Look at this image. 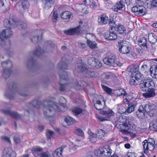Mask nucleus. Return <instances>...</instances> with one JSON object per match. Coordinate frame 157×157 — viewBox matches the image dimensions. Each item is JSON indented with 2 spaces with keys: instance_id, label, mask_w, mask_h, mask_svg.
Returning a JSON list of instances; mask_svg holds the SVG:
<instances>
[{
  "instance_id": "34",
  "label": "nucleus",
  "mask_w": 157,
  "mask_h": 157,
  "mask_svg": "<svg viewBox=\"0 0 157 157\" xmlns=\"http://www.w3.org/2000/svg\"><path fill=\"white\" fill-rule=\"evenodd\" d=\"M95 108L98 110H101L104 108V106L101 104V102L99 100L97 101L96 103L94 104Z\"/></svg>"
},
{
  "instance_id": "30",
  "label": "nucleus",
  "mask_w": 157,
  "mask_h": 157,
  "mask_svg": "<svg viewBox=\"0 0 157 157\" xmlns=\"http://www.w3.org/2000/svg\"><path fill=\"white\" fill-rule=\"evenodd\" d=\"M148 39L149 41L152 43H155L157 41V37L152 33L148 34Z\"/></svg>"
},
{
  "instance_id": "63",
  "label": "nucleus",
  "mask_w": 157,
  "mask_h": 157,
  "mask_svg": "<svg viewBox=\"0 0 157 157\" xmlns=\"http://www.w3.org/2000/svg\"><path fill=\"white\" fill-rule=\"evenodd\" d=\"M115 22L113 20H111L109 22V24L110 26H112L111 27L112 28L114 26H113V25L115 24Z\"/></svg>"
},
{
  "instance_id": "21",
  "label": "nucleus",
  "mask_w": 157,
  "mask_h": 157,
  "mask_svg": "<svg viewBox=\"0 0 157 157\" xmlns=\"http://www.w3.org/2000/svg\"><path fill=\"white\" fill-rule=\"evenodd\" d=\"M146 112L144 109L143 105H141L139 109L136 112V115L140 118L142 119L144 117Z\"/></svg>"
},
{
  "instance_id": "27",
  "label": "nucleus",
  "mask_w": 157,
  "mask_h": 157,
  "mask_svg": "<svg viewBox=\"0 0 157 157\" xmlns=\"http://www.w3.org/2000/svg\"><path fill=\"white\" fill-rule=\"evenodd\" d=\"M4 112L5 113L10 115L13 118L16 119H18L20 117V116L16 112H12L10 110L4 111Z\"/></svg>"
},
{
  "instance_id": "1",
  "label": "nucleus",
  "mask_w": 157,
  "mask_h": 157,
  "mask_svg": "<svg viewBox=\"0 0 157 157\" xmlns=\"http://www.w3.org/2000/svg\"><path fill=\"white\" fill-rule=\"evenodd\" d=\"M4 26L8 29L4 30L0 33V38L1 40L10 37L12 34V32L10 29V28H13L17 27V25L22 29L26 26L25 23L21 22L20 21H16L12 18L8 20H5L4 22Z\"/></svg>"
},
{
  "instance_id": "29",
  "label": "nucleus",
  "mask_w": 157,
  "mask_h": 157,
  "mask_svg": "<svg viewBox=\"0 0 157 157\" xmlns=\"http://www.w3.org/2000/svg\"><path fill=\"white\" fill-rule=\"evenodd\" d=\"M96 134L98 138L101 139L105 136V132L103 130L98 129L97 130Z\"/></svg>"
},
{
  "instance_id": "10",
  "label": "nucleus",
  "mask_w": 157,
  "mask_h": 157,
  "mask_svg": "<svg viewBox=\"0 0 157 157\" xmlns=\"http://www.w3.org/2000/svg\"><path fill=\"white\" fill-rule=\"evenodd\" d=\"M132 10L137 14L141 16L145 13L146 9L143 6L137 5L132 8Z\"/></svg>"
},
{
  "instance_id": "46",
  "label": "nucleus",
  "mask_w": 157,
  "mask_h": 157,
  "mask_svg": "<svg viewBox=\"0 0 157 157\" xmlns=\"http://www.w3.org/2000/svg\"><path fill=\"white\" fill-rule=\"evenodd\" d=\"M22 7L24 9H28L29 7V2L27 1H23L21 2Z\"/></svg>"
},
{
  "instance_id": "17",
  "label": "nucleus",
  "mask_w": 157,
  "mask_h": 157,
  "mask_svg": "<svg viewBox=\"0 0 157 157\" xmlns=\"http://www.w3.org/2000/svg\"><path fill=\"white\" fill-rule=\"evenodd\" d=\"M102 148L103 157H108L111 155L112 151L110 147L105 145L102 147Z\"/></svg>"
},
{
  "instance_id": "28",
  "label": "nucleus",
  "mask_w": 157,
  "mask_h": 157,
  "mask_svg": "<svg viewBox=\"0 0 157 157\" xmlns=\"http://www.w3.org/2000/svg\"><path fill=\"white\" fill-rule=\"evenodd\" d=\"M139 44L144 49H147V40L145 38L143 37L141 38L139 42Z\"/></svg>"
},
{
  "instance_id": "4",
  "label": "nucleus",
  "mask_w": 157,
  "mask_h": 157,
  "mask_svg": "<svg viewBox=\"0 0 157 157\" xmlns=\"http://www.w3.org/2000/svg\"><path fill=\"white\" fill-rule=\"evenodd\" d=\"M75 68L74 72L76 71L79 72H84L86 76L88 78L96 77L98 76L97 72L91 71L87 69L81 60H78L76 63Z\"/></svg>"
},
{
  "instance_id": "20",
  "label": "nucleus",
  "mask_w": 157,
  "mask_h": 157,
  "mask_svg": "<svg viewBox=\"0 0 157 157\" xmlns=\"http://www.w3.org/2000/svg\"><path fill=\"white\" fill-rule=\"evenodd\" d=\"M61 18L63 20L69 21L73 17L72 13L69 11H65L61 14Z\"/></svg>"
},
{
  "instance_id": "25",
  "label": "nucleus",
  "mask_w": 157,
  "mask_h": 157,
  "mask_svg": "<svg viewBox=\"0 0 157 157\" xmlns=\"http://www.w3.org/2000/svg\"><path fill=\"white\" fill-rule=\"evenodd\" d=\"M103 77H104L105 80L106 82L111 81L114 79L115 75L111 73H106L103 75Z\"/></svg>"
},
{
  "instance_id": "11",
  "label": "nucleus",
  "mask_w": 157,
  "mask_h": 157,
  "mask_svg": "<svg viewBox=\"0 0 157 157\" xmlns=\"http://www.w3.org/2000/svg\"><path fill=\"white\" fill-rule=\"evenodd\" d=\"M126 42L121 43L119 45V50L121 53L124 54H127L129 53L131 50L130 48L126 44Z\"/></svg>"
},
{
  "instance_id": "22",
  "label": "nucleus",
  "mask_w": 157,
  "mask_h": 157,
  "mask_svg": "<svg viewBox=\"0 0 157 157\" xmlns=\"http://www.w3.org/2000/svg\"><path fill=\"white\" fill-rule=\"evenodd\" d=\"M105 39L109 40H116L117 37L116 33L114 31L110 32L109 33H107L105 35Z\"/></svg>"
},
{
  "instance_id": "14",
  "label": "nucleus",
  "mask_w": 157,
  "mask_h": 157,
  "mask_svg": "<svg viewBox=\"0 0 157 157\" xmlns=\"http://www.w3.org/2000/svg\"><path fill=\"white\" fill-rule=\"evenodd\" d=\"M142 144L145 152L148 151H152L154 149V144L147 143V140H146L143 142Z\"/></svg>"
},
{
  "instance_id": "60",
  "label": "nucleus",
  "mask_w": 157,
  "mask_h": 157,
  "mask_svg": "<svg viewBox=\"0 0 157 157\" xmlns=\"http://www.w3.org/2000/svg\"><path fill=\"white\" fill-rule=\"evenodd\" d=\"M10 73V71L9 70H5L4 71V73L3 74V76H4L6 74H7L8 76H9Z\"/></svg>"
},
{
  "instance_id": "8",
  "label": "nucleus",
  "mask_w": 157,
  "mask_h": 157,
  "mask_svg": "<svg viewBox=\"0 0 157 157\" xmlns=\"http://www.w3.org/2000/svg\"><path fill=\"white\" fill-rule=\"evenodd\" d=\"M145 112L150 116H152L157 109L156 106L154 104L148 103L145 105H143Z\"/></svg>"
},
{
  "instance_id": "44",
  "label": "nucleus",
  "mask_w": 157,
  "mask_h": 157,
  "mask_svg": "<svg viewBox=\"0 0 157 157\" xmlns=\"http://www.w3.org/2000/svg\"><path fill=\"white\" fill-rule=\"evenodd\" d=\"M63 148H64L63 147H60L57 149L55 151L59 157H61L62 156V154Z\"/></svg>"
},
{
  "instance_id": "24",
  "label": "nucleus",
  "mask_w": 157,
  "mask_h": 157,
  "mask_svg": "<svg viewBox=\"0 0 157 157\" xmlns=\"http://www.w3.org/2000/svg\"><path fill=\"white\" fill-rule=\"evenodd\" d=\"M101 113L105 115L108 119L114 115V112L112 110L110 109L107 110H103L101 112Z\"/></svg>"
},
{
  "instance_id": "12",
  "label": "nucleus",
  "mask_w": 157,
  "mask_h": 157,
  "mask_svg": "<svg viewBox=\"0 0 157 157\" xmlns=\"http://www.w3.org/2000/svg\"><path fill=\"white\" fill-rule=\"evenodd\" d=\"M59 76L60 79V82H59V83L61 85L60 90L63 91L65 89V87L67 85L65 82H67V75L64 73H63V75H60Z\"/></svg>"
},
{
  "instance_id": "47",
  "label": "nucleus",
  "mask_w": 157,
  "mask_h": 157,
  "mask_svg": "<svg viewBox=\"0 0 157 157\" xmlns=\"http://www.w3.org/2000/svg\"><path fill=\"white\" fill-rule=\"evenodd\" d=\"M46 3H45L44 7L47 9H48L50 8L53 5L54 3V2H46Z\"/></svg>"
},
{
  "instance_id": "23",
  "label": "nucleus",
  "mask_w": 157,
  "mask_h": 157,
  "mask_svg": "<svg viewBox=\"0 0 157 157\" xmlns=\"http://www.w3.org/2000/svg\"><path fill=\"white\" fill-rule=\"evenodd\" d=\"M115 57L113 56L107 57L104 58L103 61L104 63L109 65H113L115 62Z\"/></svg>"
},
{
  "instance_id": "5",
  "label": "nucleus",
  "mask_w": 157,
  "mask_h": 157,
  "mask_svg": "<svg viewBox=\"0 0 157 157\" xmlns=\"http://www.w3.org/2000/svg\"><path fill=\"white\" fill-rule=\"evenodd\" d=\"M88 27L87 23L80 21L79 23L78 26L75 28L71 29L65 31L64 33L67 35H73L78 34L81 33V32L85 30Z\"/></svg>"
},
{
  "instance_id": "36",
  "label": "nucleus",
  "mask_w": 157,
  "mask_h": 157,
  "mask_svg": "<svg viewBox=\"0 0 157 157\" xmlns=\"http://www.w3.org/2000/svg\"><path fill=\"white\" fill-rule=\"evenodd\" d=\"M55 134V132L50 130H48L46 132V135L47 138L48 139L52 138Z\"/></svg>"
},
{
  "instance_id": "13",
  "label": "nucleus",
  "mask_w": 157,
  "mask_h": 157,
  "mask_svg": "<svg viewBox=\"0 0 157 157\" xmlns=\"http://www.w3.org/2000/svg\"><path fill=\"white\" fill-rule=\"evenodd\" d=\"M16 153L11 148H6L3 151L2 157H15Z\"/></svg>"
},
{
  "instance_id": "62",
  "label": "nucleus",
  "mask_w": 157,
  "mask_h": 157,
  "mask_svg": "<svg viewBox=\"0 0 157 157\" xmlns=\"http://www.w3.org/2000/svg\"><path fill=\"white\" fill-rule=\"evenodd\" d=\"M130 56L132 58H136V55L134 52H132L130 54Z\"/></svg>"
},
{
  "instance_id": "52",
  "label": "nucleus",
  "mask_w": 157,
  "mask_h": 157,
  "mask_svg": "<svg viewBox=\"0 0 157 157\" xmlns=\"http://www.w3.org/2000/svg\"><path fill=\"white\" fill-rule=\"evenodd\" d=\"M1 139L4 141H6L9 143H10V140L9 137L3 136L1 137Z\"/></svg>"
},
{
  "instance_id": "6",
  "label": "nucleus",
  "mask_w": 157,
  "mask_h": 157,
  "mask_svg": "<svg viewBox=\"0 0 157 157\" xmlns=\"http://www.w3.org/2000/svg\"><path fill=\"white\" fill-rule=\"evenodd\" d=\"M50 102L49 101H45L44 103L43 112L44 114L46 117L50 119L52 117V115L54 114L55 108L54 106L50 105Z\"/></svg>"
},
{
  "instance_id": "18",
  "label": "nucleus",
  "mask_w": 157,
  "mask_h": 157,
  "mask_svg": "<svg viewBox=\"0 0 157 157\" xmlns=\"http://www.w3.org/2000/svg\"><path fill=\"white\" fill-rule=\"evenodd\" d=\"M114 29L117 32L120 34L125 33L126 32V29L124 26L122 25H116L115 26L112 28V30Z\"/></svg>"
},
{
  "instance_id": "33",
  "label": "nucleus",
  "mask_w": 157,
  "mask_h": 157,
  "mask_svg": "<svg viewBox=\"0 0 157 157\" xmlns=\"http://www.w3.org/2000/svg\"><path fill=\"white\" fill-rule=\"evenodd\" d=\"M102 147H100L98 149L95 150L94 151V154L96 156H103Z\"/></svg>"
},
{
  "instance_id": "31",
  "label": "nucleus",
  "mask_w": 157,
  "mask_h": 157,
  "mask_svg": "<svg viewBox=\"0 0 157 157\" xmlns=\"http://www.w3.org/2000/svg\"><path fill=\"white\" fill-rule=\"evenodd\" d=\"M65 121L68 125H71L75 123V120L72 117L70 116H67L64 119Z\"/></svg>"
},
{
  "instance_id": "48",
  "label": "nucleus",
  "mask_w": 157,
  "mask_h": 157,
  "mask_svg": "<svg viewBox=\"0 0 157 157\" xmlns=\"http://www.w3.org/2000/svg\"><path fill=\"white\" fill-rule=\"evenodd\" d=\"M95 59L94 57H90L88 59V63L92 67L94 66Z\"/></svg>"
},
{
  "instance_id": "57",
  "label": "nucleus",
  "mask_w": 157,
  "mask_h": 157,
  "mask_svg": "<svg viewBox=\"0 0 157 157\" xmlns=\"http://www.w3.org/2000/svg\"><path fill=\"white\" fill-rule=\"evenodd\" d=\"M147 143L151 144H155V141L152 138H149L148 139Z\"/></svg>"
},
{
  "instance_id": "7",
  "label": "nucleus",
  "mask_w": 157,
  "mask_h": 157,
  "mask_svg": "<svg viewBox=\"0 0 157 157\" xmlns=\"http://www.w3.org/2000/svg\"><path fill=\"white\" fill-rule=\"evenodd\" d=\"M35 157H50L51 155L48 151L43 152L40 154L38 153L43 151V149L40 147H33L31 150Z\"/></svg>"
},
{
  "instance_id": "59",
  "label": "nucleus",
  "mask_w": 157,
  "mask_h": 157,
  "mask_svg": "<svg viewBox=\"0 0 157 157\" xmlns=\"http://www.w3.org/2000/svg\"><path fill=\"white\" fill-rule=\"evenodd\" d=\"M124 99L123 100L124 102L125 103L128 104L130 101V98H127L126 97H124Z\"/></svg>"
},
{
  "instance_id": "50",
  "label": "nucleus",
  "mask_w": 157,
  "mask_h": 157,
  "mask_svg": "<svg viewBox=\"0 0 157 157\" xmlns=\"http://www.w3.org/2000/svg\"><path fill=\"white\" fill-rule=\"evenodd\" d=\"M32 104V105L35 107L37 108H39L40 105V102L36 100L33 101Z\"/></svg>"
},
{
  "instance_id": "15",
  "label": "nucleus",
  "mask_w": 157,
  "mask_h": 157,
  "mask_svg": "<svg viewBox=\"0 0 157 157\" xmlns=\"http://www.w3.org/2000/svg\"><path fill=\"white\" fill-rule=\"evenodd\" d=\"M144 90L145 91L147 90V91L146 92L143 93L142 94L143 96L145 98H147L152 97L155 95V90L152 88L143 89V90Z\"/></svg>"
},
{
  "instance_id": "38",
  "label": "nucleus",
  "mask_w": 157,
  "mask_h": 157,
  "mask_svg": "<svg viewBox=\"0 0 157 157\" xmlns=\"http://www.w3.org/2000/svg\"><path fill=\"white\" fill-rule=\"evenodd\" d=\"M135 106L132 104H129L128 105V106L126 109L125 112L128 113H131L133 112Z\"/></svg>"
},
{
  "instance_id": "58",
  "label": "nucleus",
  "mask_w": 157,
  "mask_h": 157,
  "mask_svg": "<svg viewBox=\"0 0 157 157\" xmlns=\"http://www.w3.org/2000/svg\"><path fill=\"white\" fill-rule=\"evenodd\" d=\"M41 53V51L40 49L39 48H38L37 50H36L35 52V54L39 56L40 54Z\"/></svg>"
},
{
  "instance_id": "3",
  "label": "nucleus",
  "mask_w": 157,
  "mask_h": 157,
  "mask_svg": "<svg viewBox=\"0 0 157 157\" xmlns=\"http://www.w3.org/2000/svg\"><path fill=\"white\" fill-rule=\"evenodd\" d=\"M131 125L129 120L126 118L125 116L124 117L123 116H120L116 121V127L120 129L121 132L125 134H128V130L131 128Z\"/></svg>"
},
{
  "instance_id": "64",
  "label": "nucleus",
  "mask_w": 157,
  "mask_h": 157,
  "mask_svg": "<svg viewBox=\"0 0 157 157\" xmlns=\"http://www.w3.org/2000/svg\"><path fill=\"white\" fill-rule=\"evenodd\" d=\"M81 85H79L78 84H76L73 87H74L75 89H76L78 90L81 89V87H80Z\"/></svg>"
},
{
  "instance_id": "56",
  "label": "nucleus",
  "mask_w": 157,
  "mask_h": 157,
  "mask_svg": "<svg viewBox=\"0 0 157 157\" xmlns=\"http://www.w3.org/2000/svg\"><path fill=\"white\" fill-rule=\"evenodd\" d=\"M14 140L15 143L16 144H18L20 142V139L18 136L14 137Z\"/></svg>"
},
{
  "instance_id": "49",
  "label": "nucleus",
  "mask_w": 157,
  "mask_h": 157,
  "mask_svg": "<svg viewBox=\"0 0 157 157\" xmlns=\"http://www.w3.org/2000/svg\"><path fill=\"white\" fill-rule=\"evenodd\" d=\"M95 63H94V66H93V67H95L97 68H99L102 66V63L97 59H95Z\"/></svg>"
},
{
  "instance_id": "53",
  "label": "nucleus",
  "mask_w": 157,
  "mask_h": 157,
  "mask_svg": "<svg viewBox=\"0 0 157 157\" xmlns=\"http://www.w3.org/2000/svg\"><path fill=\"white\" fill-rule=\"evenodd\" d=\"M2 64L3 66L4 65H7L8 67H9L12 65V63L9 60L3 62L2 63Z\"/></svg>"
},
{
  "instance_id": "51",
  "label": "nucleus",
  "mask_w": 157,
  "mask_h": 157,
  "mask_svg": "<svg viewBox=\"0 0 157 157\" xmlns=\"http://www.w3.org/2000/svg\"><path fill=\"white\" fill-rule=\"evenodd\" d=\"M90 6L91 8L94 10H96L98 6L97 3L94 1V0H93Z\"/></svg>"
},
{
  "instance_id": "16",
  "label": "nucleus",
  "mask_w": 157,
  "mask_h": 157,
  "mask_svg": "<svg viewBox=\"0 0 157 157\" xmlns=\"http://www.w3.org/2000/svg\"><path fill=\"white\" fill-rule=\"evenodd\" d=\"M124 2L123 0H118L114 6L113 9L114 11L121 10L124 6Z\"/></svg>"
},
{
  "instance_id": "9",
  "label": "nucleus",
  "mask_w": 157,
  "mask_h": 157,
  "mask_svg": "<svg viewBox=\"0 0 157 157\" xmlns=\"http://www.w3.org/2000/svg\"><path fill=\"white\" fill-rule=\"evenodd\" d=\"M67 102L66 99L63 97H61L60 99V104H54V106L56 108V110L58 111L64 112L65 111L67 108L65 105Z\"/></svg>"
},
{
  "instance_id": "35",
  "label": "nucleus",
  "mask_w": 157,
  "mask_h": 157,
  "mask_svg": "<svg viewBox=\"0 0 157 157\" xmlns=\"http://www.w3.org/2000/svg\"><path fill=\"white\" fill-rule=\"evenodd\" d=\"M86 38L87 39V41L94 40L96 39L95 36L93 34L90 33H87L86 34Z\"/></svg>"
},
{
  "instance_id": "41",
  "label": "nucleus",
  "mask_w": 157,
  "mask_h": 157,
  "mask_svg": "<svg viewBox=\"0 0 157 157\" xmlns=\"http://www.w3.org/2000/svg\"><path fill=\"white\" fill-rule=\"evenodd\" d=\"M151 129H157V119L153 120L150 124Z\"/></svg>"
},
{
  "instance_id": "19",
  "label": "nucleus",
  "mask_w": 157,
  "mask_h": 157,
  "mask_svg": "<svg viewBox=\"0 0 157 157\" xmlns=\"http://www.w3.org/2000/svg\"><path fill=\"white\" fill-rule=\"evenodd\" d=\"M109 20V17L105 14H103L99 17L98 22L100 25H104L106 24Z\"/></svg>"
},
{
  "instance_id": "54",
  "label": "nucleus",
  "mask_w": 157,
  "mask_h": 157,
  "mask_svg": "<svg viewBox=\"0 0 157 157\" xmlns=\"http://www.w3.org/2000/svg\"><path fill=\"white\" fill-rule=\"evenodd\" d=\"M41 38V33H40V35L38 36H36L34 37H33V39H32V41H38Z\"/></svg>"
},
{
  "instance_id": "42",
  "label": "nucleus",
  "mask_w": 157,
  "mask_h": 157,
  "mask_svg": "<svg viewBox=\"0 0 157 157\" xmlns=\"http://www.w3.org/2000/svg\"><path fill=\"white\" fill-rule=\"evenodd\" d=\"M83 111V110L78 107L75 108L72 110L73 112L76 115H78L80 114L81 113H82Z\"/></svg>"
},
{
  "instance_id": "43",
  "label": "nucleus",
  "mask_w": 157,
  "mask_h": 157,
  "mask_svg": "<svg viewBox=\"0 0 157 157\" xmlns=\"http://www.w3.org/2000/svg\"><path fill=\"white\" fill-rule=\"evenodd\" d=\"M75 133L76 134L82 137L84 136V133L81 129L77 128L76 129Z\"/></svg>"
},
{
  "instance_id": "55",
  "label": "nucleus",
  "mask_w": 157,
  "mask_h": 157,
  "mask_svg": "<svg viewBox=\"0 0 157 157\" xmlns=\"http://www.w3.org/2000/svg\"><path fill=\"white\" fill-rule=\"evenodd\" d=\"M93 0H84V4L86 5H90Z\"/></svg>"
},
{
  "instance_id": "37",
  "label": "nucleus",
  "mask_w": 157,
  "mask_h": 157,
  "mask_svg": "<svg viewBox=\"0 0 157 157\" xmlns=\"http://www.w3.org/2000/svg\"><path fill=\"white\" fill-rule=\"evenodd\" d=\"M121 90V91H120L121 92L118 94L119 96L122 95L124 97H126L128 98H130V101L133 98L132 96L129 95H128L124 90Z\"/></svg>"
},
{
  "instance_id": "39",
  "label": "nucleus",
  "mask_w": 157,
  "mask_h": 157,
  "mask_svg": "<svg viewBox=\"0 0 157 157\" xmlns=\"http://www.w3.org/2000/svg\"><path fill=\"white\" fill-rule=\"evenodd\" d=\"M87 43L88 46L91 49H94L97 47V44L94 41H87Z\"/></svg>"
},
{
  "instance_id": "2",
  "label": "nucleus",
  "mask_w": 157,
  "mask_h": 157,
  "mask_svg": "<svg viewBox=\"0 0 157 157\" xmlns=\"http://www.w3.org/2000/svg\"><path fill=\"white\" fill-rule=\"evenodd\" d=\"M138 69L133 67L131 69L132 74L131 75L129 82L131 85H141V87L144 89H149L151 87V82L149 80L143 81L141 78V74L137 72Z\"/></svg>"
},
{
  "instance_id": "45",
  "label": "nucleus",
  "mask_w": 157,
  "mask_h": 157,
  "mask_svg": "<svg viewBox=\"0 0 157 157\" xmlns=\"http://www.w3.org/2000/svg\"><path fill=\"white\" fill-rule=\"evenodd\" d=\"M58 17V14L57 11H53L52 14V20L56 22L57 21Z\"/></svg>"
},
{
  "instance_id": "32",
  "label": "nucleus",
  "mask_w": 157,
  "mask_h": 157,
  "mask_svg": "<svg viewBox=\"0 0 157 157\" xmlns=\"http://www.w3.org/2000/svg\"><path fill=\"white\" fill-rule=\"evenodd\" d=\"M147 2L148 6L157 7V0H148Z\"/></svg>"
},
{
  "instance_id": "61",
  "label": "nucleus",
  "mask_w": 157,
  "mask_h": 157,
  "mask_svg": "<svg viewBox=\"0 0 157 157\" xmlns=\"http://www.w3.org/2000/svg\"><path fill=\"white\" fill-rule=\"evenodd\" d=\"M122 63L120 62L119 61H116L115 63L114 62V65H117V66L121 67L122 66Z\"/></svg>"
},
{
  "instance_id": "40",
  "label": "nucleus",
  "mask_w": 157,
  "mask_h": 157,
  "mask_svg": "<svg viewBox=\"0 0 157 157\" xmlns=\"http://www.w3.org/2000/svg\"><path fill=\"white\" fill-rule=\"evenodd\" d=\"M101 86L104 91L108 94L111 95L112 94V90L111 88L102 85H101Z\"/></svg>"
},
{
  "instance_id": "26",
  "label": "nucleus",
  "mask_w": 157,
  "mask_h": 157,
  "mask_svg": "<svg viewBox=\"0 0 157 157\" xmlns=\"http://www.w3.org/2000/svg\"><path fill=\"white\" fill-rule=\"evenodd\" d=\"M88 133L90 136L89 139L90 141L92 143L95 142L98 138L96 134L93 133L90 129L88 131Z\"/></svg>"
}]
</instances>
